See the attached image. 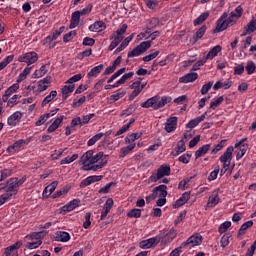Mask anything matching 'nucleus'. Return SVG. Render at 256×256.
Wrapping results in <instances>:
<instances>
[{
	"label": "nucleus",
	"mask_w": 256,
	"mask_h": 256,
	"mask_svg": "<svg viewBox=\"0 0 256 256\" xmlns=\"http://www.w3.org/2000/svg\"><path fill=\"white\" fill-rule=\"evenodd\" d=\"M146 7H148V9H156L159 7V1L158 0H143Z\"/></svg>",
	"instance_id": "57"
},
{
	"label": "nucleus",
	"mask_w": 256,
	"mask_h": 256,
	"mask_svg": "<svg viewBox=\"0 0 256 256\" xmlns=\"http://www.w3.org/2000/svg\"><path fill=\"white\" fill-rule=\"evenodd\" d=\"M256 31V20L252 19L243 29V33L241 37H245L247 35H251V33H255Z\"/></svg>",
	"instance_id": "25"
},
{
	"label": "nucleus",
	"mask_w": 256,
	"mask_h": 256,
	"mask_svg": "<svg viewBox=\"0 0 256 256\" xmlns=\"http://www.w3.org/2000/svg\"><path fill=\"white\" fill-rule=\"evenodd\" d=\"M126 32H127V24H123L120 27V29H118L112 34L111 39H113V41L119 44L123 41V35H125Z\"/></svg>",
	"instance_id": "16"
},
{
	"label": "nucleus",
	"mask_w": 256,
	"mask_h": 256,
	"mask_svg": "<svg viewBox=\"0 0 256 256\" xmlns=\"http://www.w3.org/2000/svg\"><path fill=\"white\" fill-rule=\"evenodd\" d=\"M127 217H129L130 219H139V217H141V209H131L128 213H127Z\"/></svg>",
	"instance_id": "52"
},
{
	"label": "nucleus",
	"mask_w": 256,
	"mask_h": 256,
	"mask_svg": "<svg viewBox=\"0 0 256 256\" xmlns=\"http://www.w3.org/2000/svg\"><path fill=\"white\" fill-rule=\"evenodd\" d=\"M71 240V235L65 231H58L55 234V241H59L61 243H67V241Z\"/></svg>",
	"instance_id": "31"
},
{
	"label": "nucleus",
	"mask_w": 256,
	"mask_h": 256,
	"mask_svg": "<svg viewBox=\"0 0 256 256\" xmlns=\"http://www.w3.org/2000/svg\"><path fill=\"white\" fill-rule=\"evenodd\" d=\"M75 90V84H69L65 85L62 88V97L63 99H67V95H69V93H73V91Z\"/></svg>",
	"instance_id": "42"
},
{
	"label": "nucleus",
	"mask_w": 256,
	"mask_h": 256,
	"mask_svg": "<svg viewBox=\"0 0 256 256\" xmlns=\"http://www.w3.org/2000/svg\"><path fill=\"white\" fill-rule=\"evenodd\" d=\"M229 27V24L227 23V13H223L221 17L216 22V28L215 33H221L222 31H225Z\"/></svg>",
	"instance_id": "12"
},
{
	"label": "nucleus",
	"mask_w": 256,
	"mask_h": 256,
	"mask_svg": "<svg viewBox=\"0 0 256 256\" xmlns=\"http://www.w3.org/2000/svg\"><path fill=\"white\" fill-rule=\"evenodd\" d=\"M154 193H156V197L167 198V186L159 185L153 189Z\"/></svg>",
	"instance_id": "36"
},
{
	"label": "nucleus",
	"mask_w": 256,
	"mask_h": 256,
	"mask_svg": "<svg viewBox=\"0 0 256 256\" xmlns=\"http://www.w3.org/2000/svg\"><path fill=\"white\" fill-rule=\"evenodd\" d=\"M171 175V166L167 164L161 165L156 172H153L152 175L148 178L149 183H157L159 179L163 177H169Z\"/></svg>",
	"instance_id": "4"
},
{
	"label": "nucleus",
	"mask_w": 256,
	"mask_h": 256,
	"mask_svg": "<svg viewBox=\"0 0 256 256\" xmlns=\"http://www.w3.org/2000/svg\"><path fill=\"white\" fill-rule=\"evenodd\" d=\"M239 18L235 15V12H231L230 16L226 17V22L228 24V27H231L232 25H235V23H237V20Z\"/></svg>",
	"instance_id": "55"
},
{
	"label": "nucleus",
	"mask_w": 256,
	"mask_h": 256,
	"mask_svg": "<svg viewBox=\"0 0 256 256\" xmlns=\"http://www.w3.org/2000/svg\"><path fill=\"white\" fill-rule=\"evenodd\" d=\"M63 119H65L64 115H61L60 117L56 118L53 123L48 127L47 132L48 133H55L57 129H59V125L63 123Z\"/></svg>",
	"instance_id": "29"
},
{
	"label": "nucleus",
	"mask_w": 256,
	"mask_h": 256,
	"mask_svg": "<svg viewBox=\"0 0 256 256\" xmlns=\"http://www.w3.org/2000/svg\"><path fill=\"white\" fill-rule=\"evenodd\" d=\"M80 21L81 16L79 15V12H73L70 20V29H75V27L79 25Z\"/></svg>",
	"instance_id": "37"
},
{
	"label": "nucleus",
	"mask_w": 256,
	"mask_h": 256,
	"mask_svg": "<svg viewBox=\"0 0 256 256\" xmlns=\"http://www.w3.org/2000/svg\"><path fill=\"white\" fill-rule=\"evenodd\" d=\"M21 245H23V242L21 241H17L16 243H14L13 245L5 248L4 250V255L5 256H11L13 255V253H16L17 250L21 247Z\"/></svg>",
	"instance_id": "32"
},
{
	"label": "nucleus",
	"mask_w": 256,
	"mask_h": 256,
	"mask_svg": "<svg viewBox=\"0 0 256 256\" xmlns=\"http://www.w3.org/2000/svg\"><path fill=\"white\" fill-rule=\"evenodd\" d=\"M233 146H229L226 151L220 156V163L223 164L225 171L229 170L231 166V161H233Z\"/></svg>",
	"instance_id": "7"
},
{
	"label": "nucleus",
	"mask_w": 256,
	"mask_h": 256,
	"mask_svg": "<svg viewBox=\"0 0 256 256\" xmlns=\"http://www.w3.org/2000/svg\"><path fill=\"white\" fill-rule=\"evenodd\" d=\"M159 50H156L155 52H153V53H150L149 55H147V56H144L143 58H142V61H144L145 63H149V61H153V59H155L156 57H158L159 56Z\"/></svg>",
	"instance_id": "60"
},
{
	"label": "nucleus",
	"mask_w": 256,
	"mask_h": 256,
	"mask_svg": "<svg viewBox=\"0 0 256 256\" xmlns=\"http://www.w3.org/2000/svg\"><path fill=\"white\" fill-rule=\"evenodd\" d=\"M146 85L147 83L141 84V81L133 82L130 86V88L133 89V92L130 95V99H135V97H137L139 93L145 89Z\"/></svg>",
	"instance_id": "17"
},
{
	"label": "nucleus",
	"mask_w": 256,
	"mask_h": 256,
	"mask_svg": "<svg viewBox=\"0 0 256 256\" xmlns=\"http://www.w3.org/2000/svg\"><path fill=\"white\" fill-rule=\"evenodd\" d=\"M253 227V220H249L241 225L239 231H238V237L240 235H245V232L250 228Z\"/></svg>",
	"instance_id": "44"
},
{
	"label": "nucleus",
	"mask_w": 256,
	"mask_h": 256,
	"mask_svg": "<svg viewBox=\"0 0 256 256\" xmlns=\"http://www.w3.org/2000/svg\"><path fill=\"white\" fill-rule=\"evenodd\" d=\"M247 141V138L241 139L238 143L235 144V149H239L236 160L239 161V159H243L245 156V153H247V149H249V144L245 143Z\"/></svg>",
	"instance_id": "11"
},
{
	"label": "nucleus",
	"mask_w": 256,
	"mask_h": 256,
	"mask_svg": "<svg viewBox=\"0 0 256 256\" xmlns=\"http://www.w3.org/2000/svg\"><path fill=\"white\" fill-rule=\"evenodd\" d=\"M211 149V144H206L202 147H200L196 152H195V157L196 159H199V157H203V155H206V153Z\"/></svg>",
	"instance_id": "39"
},
{
	"label": "nucleus",
	"mask_w": 256,
	"mask_h": 256,
	"mask_svg": "<svg viewBox=\"0 0 256 256\" xmlns=\"http://www.w3.org/2000/svg\"><path fill=\"white\" fill-rule=\"evenodd\" d=\"M191 156H192V154L189 153V152H187V153L181 155V156L178 158V161H179L180 163H183L184 165H187V164H189V162L191 161Z\"/></svg>",
	"instance_id": "56"
},
{
	"label": "nucleus",
	"mask_w": 256,
	"mask_h": 256,
	"mask_svg": "<svg viewBox=\"0 0 256 256\" xmlns=\"http://www.w3.org/2000/svg\"><path fill=\"white\" fill-rule=\"evenodd\" d=\"M113 200L111 198H108L104 204L103 210L101 212V216L100 219L101 221H104V219L107 217V215H109V213L111 212V209H113Z\"/></svg>",
	"instance_id": "21"
},
{
	"label": "nucleus",
	"mask_w": 256,
	"mask_h": 256,
	"mask_svg": "<svg viewBox=\"0 0 256 256\" xmlns=\"http://www.w3.org/2000/svg\"><path fill=\"white\" fill-rule=\"evenodd\" d=\"M47 71H49L47 69V65H42L40 69L35 70L34 72L35 79H40V77H44V75H47Z\"/></svg>",
	"instance_id": "43"
},
{
	"label": "nucleus",
	"mask_w": 256,
	"mask_h": 256,
	"mask_svg": "<svg viewBox=\"0 0 256 256\" xmlns=\"http://www.w3.org/2000/svg\"><path fill=\"white\" fill-rule=\"evenodd\" d=\"M255 62L253 61H248L245 67V70L247 71L248 75H253V73H255Z\"/></svg>",
	"instance_id": "59"
},
{
	"label": "nucleus",
	"mask_w": 256,
	"mask_h": 256,
	"mask_svg": "<svg viewBox=\"0 0 256 256\" xmlns=\"http://www.w3.org/2000/svg\"><path fill=\"white\" fill-rule=\"evenodd\" d=\"M207 31V26L203 25L194 35L193 39L195 42L199 41V39H201L203 37V35H205Z\"/></svg>",
	"instance_id": "54"
},
{
	"label": "nucleus",
	"mask_w": 256,
	"mask_h": 256,
	"mask_svg": "<svg viewBox=\"0 0 256 256\" xmlns=\"http://www.w3.org/2000/svg\"><path fill=\"white\" fill-rule=\"evenodd\" d=\"M49 85H51V76H47L38 82V93H43V91H47L49 89Z\"/></svg>",
	"instance_id": "26"
},
{
	"label": "nucleus",
	"mask_w": 256,
	"mask_h": 256,
	"mask_svg": "<svg viewBox=\"0 0 256 256\" xmlns=\"http://www.w3.org/2000/svg\"><path fill=\"white\" fill-rule=\"evenodd\" d=\"M209 17V12L202 13L198 18L194 20V25L197 27V25H201V23H204V21H207Z\"/></svg>",
	"instance_id": "49"
},
{
	"label": "nucleus",
	"mask_w": 256,
	"mask_h": 256,
	"mask_svg": "<svg viewBox=\"0 0 256 256\" xmlns=\"http://www.w3.org/2000/svg\"><path fill=\"white\" fill-rule=\"evenodd\" d=\"M103 137H105V133L100 132L96 135H94L92 138H90L87 142L88 147H93V145H95V143H97V141H101V139H103Z\"/></svg>",
	"instance_id": "38"
},
{
	"label": "nucleus",
	"mask_w": 256,
	"mask_h": 256,
	"mask_svg": "<svg viewBox=\"0 0 256 256\" xmlns=\"http://www.w3.org/2000/svg\"><path fill=\"white\" fill-rule=\"evenodd\" d=\"M222 47H221V45H216V46H214L209 52H208V54L206 55V58H205V60L207 61V60H212V59H215V57H217V55H219V53H221V51H222Z\"/></svg>",
	"instance_id": "33"
},
{
	"label": "nucleus",
	"mask_w": 256,
	"mask_h": 256,
	"mask_svg": "<svg viewBox=\"0 0 256 256\" xmlns=\"http://www.w3.org/2000/svg\"><path fill=\"white\" fill-rule=\"evenodd\" d=\"M219 201H221V198H219V189H215L209 197L206 207L208 209H213V207L219 205Z\"/></svg>",
	"instance_id": "15"
},
{
	"label": "nucleus",
	"mask_w": 256,
	"mask_h": 256,
	"mask_svg": "<svg viewBox=\"0 0 256 256\" xmlns=\"http://www.w3.org/2000/svg\"><path fill=\"white\" fill-rule=\"evenodd\" d=\"M31 67H26L17 77V83H23L25 79H27V76L31 73Z\"/></svg>",
	"instance_id": "41"
},
{
	"label": "nucleus",
	"mask_w": 256,
	"mask_h": 256,
	"mask_svg": "<svg viewBox=\"0 0 256 256\" xmlns=\"http://www.w3.org/2000/svg\"><path fill=\"white\" fill-rule=\"evenodd\" d=\"M19 99H21V95L15 94L12 97L2 96L3 103H7V107H15L19 103Z\"/></svg>",
	"instance_id": "20"
},
{
	"label": "nucleus",
	"mask_w": 256,
	"mask_h": 256,
	"mask_svg": "<svg viewBox=\"0 0 256 256\" xmlns=\"http://www.w3.org/2000/svg\"><path fill=\"white\" fill-rule=\"evenodd\" d=\"M14 57L15 56L13 55H9L2 62H0V71H3V69H5V67H7L9 63L13 61Z\"/></svg>",
	"instance_id": "58"
},
{
	"label": "nucleus",
	"mask_w": 256,
	"mask_h": 256,
	"mask_svg": "<svg viewBox=\"0 0 256 256\" xmlns=\"http://www.w3.org/2000/svg\"><path fill=\"white\" fill-rule=\"evenodd\" d=\"M159 26V19L157 18H152L149 20V23L147 25V29L151 30V29H155V27Z\"/></svg>",
	"instance_id": "64"
},
{
	"label": "nucleus",
	"mask_w": 256,
	"mask_h": 256,
	"mask_svg": "<svg viewBox=\"0 0 256 256\" xmlns=\"http://www.w3.org/2000/svg\"><path fill=\"white\" fill-rule=\"evenodd\" d=\"M55 97H57V91L52 90L50 94L46 96L42 101V107H45V105H48V103H51V101H53Z\"/></svg>",
	"instance_id": "48"
},
{
	"label": "nucleus",
	"mask_w": 256,
	"mask_h": 256,
	"mask_svg": "<svg viewBox=\"0 0 256 256\" xmlns=\"http://www.w3.org/2000/svg\"><path fill=\"white\" fill-rule=\"evenodd\" d=\"M19 63H26V65H33L34 63H37L39 61V55L37 52H27L18 57Z\"/></svg>",
	"instance_id": "6"
},
{
	"label": "nucleus",
	"mask_w": 256,
	"mask_h": 256,
	"mask_svg": "<svg viewBox=\"0 0 256 256\" xmlns=\"http://www.w3.org/2000/svg\"><path fill=\"white\" fill-rule=\"evenodd\" d=\"M161 243V236H156L140 242L141 249H151L153 245Z\"/></svg>",
	"instance_id": "14"
},
{
	"label": "nucleus",
	"mask_w": 256,
	"mask_h": 256,
	"mask_svg": "<svg viewBox=\"0 0 256 256\" xmlns=\"http://www.w3.org/2000/svg\"><path fill=\"white\" fill-rule=\"evenodd\" d=\"M13 199V194L5 192L4 194L0 195V207L5 205L7 201H11Z\"/></svg>",
	"instance_id": "53"
},
{
	"label": "nucleus",
	"mask_w": 256,
	"mask_h": 256,
	"mask_svg": "<svg viewBox=\"0 0 256 256\" xmlns=\"http://www.w3.org/2000/svg\"><path fill=\"white\" fill-rule=\"evenodd\" d=\"M23 117V113L16 111L12 115H10L7 119V124L9 127H15L19 121H21Z\"/></svg>",
	"instance_id": "18"
},
{
	"label": "nucleus",
	"mask_w": 256,
	"mask_h": 256,
	"mask_svg": "<svg viewBox=\"0 0 256 256\" xmlns=\"http://www.w3.org/2000/svg\"><path fill=\"white\" fill-rule=\"evenodd\" d=\"M105 29H107V25L103 21H96L89 26V31H92V33H101Z\"/></svg>",
	"instance_id": "23"
},
{
	"label": "nucleus",
	"mask_w": 256,
	"mask_h": 256,
	"mask_svg": "<svg viewBox=\"0 0 256 256\" xmlns=\"http://www.w3.org/2000/svg\"><path fill=\"white\" fill-rule=\"evenodd\" d=\"M206 115H207V112H205L201 116L196 117L193 120L189 121L188 124H187V128L188 129H195V127H197V125H199V123L205 121Z\"/></svg>",
	"instance_id": "34"
},
{
	"label": "nucleus",
	"mask_w": 256,
	"mask_h": 256,
	"mask_svg": "<svg viewBox=\"0 0 256 256\" xmlns=\"http://www.w3.org/2000/svg\"><path fill=\"white\" fill-rule=\"evenodd\" d=\"M191 199V194L189 192H185L182 196L173 204L175 209H179V207H183L187 201Z\"/></svg>",
	"instance_id": "28"
},
{
	"label": "nucleus",
	"mask_w": 256,
	"mask_h": 256,
	"mask_svg": "<svg viewBox=\"0 0 256 256\" xmlns=\"http://www.w3.org/2000/svg\"><path fill=\"white\" fill-rule=\"evenodd\" d=\"M151 48V41L141 42L136 48L128 52V57H139V55H143L147 49Z\"/></svg>",
	"instance_id": "8"
},
{
	"label": "nucleus",
	"mask_w": 256,
	"mask_h": 256,
	"mask_svg": "<svg viewBox=\"0 0 256 256\" xmlns=\"http://www.w3.org/2000/svg\"><path fill=\"white\" fill-rule=\"evenodd\" d=\"M177 129V117L173 116L168 119H166V122L164 123V130L166 133H173Z\"/></svg>",
	"instance_id": "13"
},
{
	"label": "nucleus",
	"mask_w": 256,
	"mask_h": 256,
	"mask_svg": "<svg viewBox=\"0 0 256 256\" xmlns=\"http://www.w3.org/2000/svg\"><path fill=\"white\" fill-rule=\"evenodd\" d=\"M199 79V74L197 72H190L182 77L179 78V83H194V81H197Z\"/></svg>",
	"instance_id": "19"
},
{
	"label": "nucleus",
	"mask_w": 256,
	"mask_h": 256,
	"mask_svg": "<svg viewBox=\"0 0 256 256\" xmlns=\"http://www.w3.org/2000/svg\"><path fill=\"white\" fill-rule=\"evenodd\" d=\"M58 182L54 181L51 184H49L43 191V195L49 196L55 189H57Z\"/></svg>",
	"instance_id": "46"
},
{
	"label": "nucleus",
	"mask_w": 256,
	"mask_h": 256,
	"mask_svg": "<svg viewBox=\"0 0 256 256\" xmlns=\"http://www.w3.org/2000/svg\"><path fill=\"white\" fill-rule=\"evenodd\" d=\"M171 101V96H154L143 102L141 104V107H143L144 109H149L150 107H152V109L157 111V109H163V107H165L167 103H171Z\"/></svg>",
	"instance_id": "2"
},
{
	"label": "nucleus",
	"mask_w": 256,
	"mask_h": 256,
	"mask_svg": "<svg viewBox=\"0 0 256 256\" xmlns=\"http://www.w3.org/2000/svg\"><path fill=\"white\" fill-rule=\"evenodd\" d=\"M23 145H29V141L20 139L7 148L8 153H17Z\"/></svg>",
	"instance_id": "22"
},
{
	"label": "nucleus",
	"mask_w": 256,
	"mask_h": 256,
	"mask_svg": "<svg viewBox=\"0 0 256 256\" xmlns=\"http://www.w3.org/2000/svg\"><path fill=\"white\" fill-rule=\"evenodd\" d=\"M229 239H231V234H224L220 240V245L225 249L230 243Z\"/></svg>",
	"instance_id": "61"
},
{
	"label": "nucleus",
	"mask_w": 256,
	"mask_h": 256,
	"mask_svg": "<svg viewBox=\"0 0 256 256\" xmlns=\"http://www.w3.org/2000/svg\"><path fill=\"white\" fill-rule=\"evenodd\" d=\"M133 75H135L134 72L124 74L114 85H112V89H117V87H120V85H124V83H127L129 79L133 78Z\"/></svg>",
	"instance_id": "30"
},
{
	"label": "nucleus",
	"mask_w": 256,
	"mask_h": 256,
	"mask_svg": "<svg viewBox=\"0 0 256 256\" xmlns=\"http://www.w3.org/2000/svg\"><path fill=\"white\" fill-rule=\"evenodd\" d=\"M203 243V236L201 234H194L190 236L185 242L181 245L184 249H192V247H198Z\"/></svg>",
	"instance_id": "5"
},
{
	"label": "nucleus",
	"mask_w": 256,
	"mask_h": 256,
	"mask_svg": "<svg viewBox=\"0 0 256 256\" xmlns=\"http://www.w3.org/2000/svg\"><path fill=\"white\" fill-rule=\"evenodd\" d=\"M219 165L214 167V171H212L209 176H208V181H215V179H217V176L219 175Z\"/></svg>",
	"instance_id": "62"
},
{
	"label": "nucleus",
	"mask_w": 256,
	"mask_h": 256,
	"mask_svg": "<svg viewBox=\"0 0 256 256\" xmlns=\"http://www.w3.org/2000/svg\"><path fill=\"white\" fill-rule=\"evenodd\" d=\"M79 159V154H74L71 157L67 156L60 161L61 165H69V163H73V161H77Z\"/></svg>",
	"instance_id": "50"
},
{
	"label": "nucleus",
	"mask_w": 256,
	"mask_h": 256,
	"mask_svg": "<svg viewBox=\"0 0 256 256\" xmlns=\"http://www.w3.org/2000/svg\"><path fill=\"white\" fill-rule=\"evenodd\" d=\"M79 203H81L79 199H74L70 201L69 204H66L61 208V213H70V211H73L74 209H77V207H79Z\"/></svg>",
	"instance_id": "24"
},
{
	"label": "nucleus",
	"mask_w": 256,
	"mask_h": 256,
	"mask_svg": "<svg viewBox=\"0 0 256 256\" xmlns=\"http://www.w3.org/2000/svg\"><path fill=\"white\" fill-rule=\"evenodd\" d=\"M80 162L83 165V171H99L109 162V155H105L103 152L94 154L93 150H89L82 155Z\"/></svg>",
	"instance_id": "1"
},
{
	"label": "nucleus",
	"mask_w": 256,
	"mask_h": 256,
	"mask_svg": "<svg viewBox=\"0 0 256 256\" xmlns=\"http://www.w3.org/2000/svg\"><path fill=\"white\" fill-rule=\"evenodd\" d=\"M141 135H143L141 132L132 133L125 138V141L126 143H135L137 139H141Z\"/></svg>",
	"instance_id": "47"
},
{
	"label": "nucleus",
	"mask_w": 256,
	"mask_h": 256,
	"mask_svg": "<svg viewBox=\"0 0 256 256\" xmlns=\"http://www.w3.org/2000/svg\"><path fill=\"white\" fill-rule=\"evenodd\" d=\"M25 177L22 178H11L10 181L7 182L5 186L0 187V189H4L6 193H10L12 197H15L19 192V188L23 183H25Z\"/></svg>",
	"instance_id": "3"
},
{
	"label": "nucleus",
	"mask_w": 256,
	"mask_h": 256,
	"mask_svg": "<svg viewBox=\"0 0 256 256\" xmlns=\"http://www.w3.org/2000/svg\"><path fill=\"white\" fill-rule=\"evenodd\" d=\"M126 94L127 92L125 90H118L117 93L110 96V101H113L115 103L116 101H119V99H123Z\"/></svg>",
	"instance_id": "45"
},
{
	"label": "nucleus",
	"mask_w": 256,
	"mask_h": 256,
	"mask_svg": "<svg viewBox=\"0 0 256 256\" xmlns=\"http://www.w3.org/2000/svg\"><path fill=\"white\" fill-rule=\"evenodd\" d=\"M105 69V66L103 64H100L98 66L93 67L88 73L87 77L88 79H91L92 77H98L101 71Z\"/></svg>",
	"instance_id": "35"
},
{
	"label": "nucleus",
	"mask_w": 256,
	"mask_h": 256,
	"mask_svg": "<svg viewBox=\"0 0 256 256\" xmlns=\"http://www.w3.org/2000/svg\"><path fill=\"white\" fill-rule=\"evenodd\" d=\"M19 91V83L13 84L10 86L4 93L2 97H11L14 93H17Z\"/></svg>",
	"instance_id": "40"
},
{
	"label": "nucleus",
	"mask_w": 256,
	"mask_h": 256,
	"mask_svg": "<svg viewBox=\"0 0 256 256\" xmlns=\"http://www.w3.org/2000/svg\"><path fill=\"white\" fill-rule=\"evenodd\" d=\"M229 227H231V221H226L219 226L218 232L223 234L227 229H229Z\"/></svg>",
	"instance_id": "63"
},
{
	"label": "nucleus",
	"mask_w": 256,
	"mask_h": 256,
	"mask_svg": "<svg viewBox=\"0 0 256 256\" xmlns=\"http://www.w3.org/2000/svg\"><path fill=\"white\" fill-rule=\"evenodd\" d=\"M166 230H163L160 232L158 236H161L160 242L163 243V245H167V243H171L175 237H177V230L175 228H171L168 233H166Z\"/></svg>",
	"instance_id": "9"
},
{
	"label": "nucleus",
	"mask_w": 256,
	"mask_h": 256,
	"mask_svg": "<svg viewBox=\"0 0 256 256\" xmlns=\"http://www.w3.org/2000/svg\"><path fill=\"white\" fill-rule=\"evenodd\" d=\"M187 151V146H185V141L180 140L177 143L176 148L171 152L172 157H179L181 153H185Z\"/></svg>",
	"instance_id": "27"
},
{
	"label": "nucleus",
	"mask_w": 256,
	"mask_h": 256,
	"mask_svg": "<svg viewBox=\"0 0 256 256\" xmlns=\"http://www.w3.org/2000/svg\"><path fill=\"white\" fill-rule=\"evenodd\" d=\"M225 101V98L223 96H219L218 98H214L210 103V109L215 110L216 107H219L221 103Z\"/></svg>",
	"instance_id": "51"
},
{
	"label": "nucleus",
	"mask_w": 256,
	"mask_h": 256,
	"mask_svg": "<svg viewBox=\"0 0 256 256\" xmlns=\"http://www.w3.org/2000/svg\"><path fill=\"white\" fill-rule=\"evenodd\" d=\"M41 235H43V232H34L28 236H26L29 239H36V242H28L26 247L27 249H37L38 247H41V244L43 241H41Z\"/></svg>",
	"instance_id": "10"
}]
</instances>
